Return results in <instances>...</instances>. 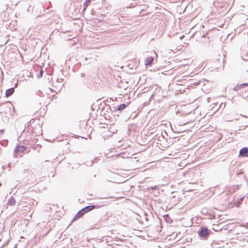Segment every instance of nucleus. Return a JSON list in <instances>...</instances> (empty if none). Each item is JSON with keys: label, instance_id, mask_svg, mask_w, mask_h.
Listing matches in <instances>:
<instances>
[{"label": "nucleus", "instance_id": "8", "mask_svg": "<svg viewBox=\"0 0 248 248\" xmlns=\"http://www.w3.org/2000/svg\"><path fill=\"white\" fill-rule=\"evenodd\" d=\"M94 208H95V205H89V206L85 207V209H86L87 212H89V211H91Z\"/></svg>", "mask_w": 248, "mask_h": 248}, {"label": "nucleus", "instance_id": "16", "mask_svg": "<svg viewBox=\"0 0 248 248\" xmlns=\"http://www.w3.org/2000/svg\"><path fill=\"white\" fill-rule=\"evenodd\" d=\"M155 187H153L152 188V189H155Z\"/></svg>", "mask_w": 248, "mask_h": 248}, {"label": "nucleus", "instance_id": "1", "mask_svg": "<svg viewBox=\"0 0 248 248\" xmlns=\"http://www.w3.org/2000/svg\"><path fill=\"white\" fill-rule=\"evenodd\" d=\"M210 231L206 227H202L199 232V235L203 238H207L210 234Z\"/></svg>", "mask_w": 248, "mask_h": 248}, {"label": "nucleus", "instance_id": "14", "mask_svg": "<svg viewBox=\"0 0 248 248\" xmlns=\"http://www.w3.org/2000/svg\"><path fill=\"white\" fill-rule=\"evenodd\" d=\"M80 211L82 212V213L83 214V215H84L86 213H87L88 212L86 211V209H85V207L82 208V209L80 210Z\"/></svg>", "mask_w": 248, "mask_h": 248}, {"label": "nucleus", "instance_id": "6", "mask_svg": "<svg viewBox=\"0 0 248 248\" xmlns=\"http://www.w3.org/2000/svg\"><path fill=\"white\" fill-rule=\"evenodd\" d=\"M83 215L82 212L80 210L78 212V213L76 214V215L75 216V217L73 219V221L76 220L77 219H78L79 218H80L81 217H82Z\"/></svg>", "mask_w": 248, "mask_h": 248}, {"label": "nucleus", "instance_id": "15", "mask_svg": "<svg viewBox=\"0 0 248 248\" xmlns=\"http://www.w3.org/2000/svg\"><path fill=\"white\" fill-rule=\"evenodd\" d=\"M43 71L42 70H41L40 72V75H41V77H42L43 76Z\"/></svg>", "mask_w": 248, "mask_h": 248}, {"label": "nucleus", "instance_id": "4", "mask_svg": "<svg viewBox=\"0 0 248 248\" xmlns=\"http://www.w3.org/2000/svg\"><path fill=\"white\" fill-rule=\"evenodd\" d=\"M154 61V58L152 56L148 57L146 58L145 61V64L146 65H150Z\"/></svg>", "mask_w": 248, "mask_h": 248}, {"label": "nucleus", "instance_id": "11", "mask_svg": "<svg viewBox=\"0 0 248 248\" xmlns=\"http://www.w3.org/2000/svg\"><path fill=\"white\" fill-rule=\"evenodd\" d=\"M247 86H248V83H244L240 84L239 85V88H243L244 87H247Z\"/></svg>", "mask_w": 248, "mask_h": 248}, {"label": "nucleus", "instance_id": "3", "mask_svg": "<svg viewBox=\"0 0 248 248\" xmlns=\"http://www.w3.org/2000/svg\"><path fill=\"white\" fill-rule=\"evenodd\" d=\"M239 155L243 157L248 156V148H242L239 151Z\"/></svg>", "mask_w": 248, "mask_h": 248}, {"label": "nucleus", "instance_id": "5", "mask_svg": "<svg viewBox=\"0 0 248 248\" xmlns=\"http://www.w3.org/2000/svg\"><path fill=\"white\" fill-rule=\"evenodd\" d=\"M15 92V89L14 88H10L6 90L5 95L6 97H9L11 96Z\"/></svg>", "mask_w": 248, "mask_h": 248}, {"label": "nucleus", "instance_id": "17", "mask_svg": "<svg viewBox=\"0 0 248 248\" xmlns=\"http://www.w3.org/2000/svg\"><path fill=\"white\" fill-rule=\"evenodd\" d=\"M243 198H241V201H242V200H243Z\"/></svg>", "mask_w": 248, "mask_h": 248}, {"label": "nucleus", "instance_id": "12", "mask_svg": "<svg viewBox=\"0 0 248 248\" xmlns=\"http://www.w3.org/2000/svg\"><path fill=\"white\" fill-rule=\"evenodd\" d=\"M80 211L82 212V213L83 214V215H84L86 213H87L88 212L86 211V209H85V207L82 208V209L80 210Z\"/></svg>", "mask_w": 248, "mask_h": 248}, {"label": "nucleus", "instance_id": "2", "mask_svg": "<svg viewBox=\"0 0 248 248\" xmlns=\"http://www.w3.org/2000/svg\"><path fill=\"white\" fill-rule=\"evenodd\" d=\"M26 149V147L24 146H17L15 150L14 153V157H17L16 154L18 153H23Z\"/></svg>", "mask_w": 248, "mask_h": 248}, {"label": "nucleus", "instance_id": "7", "mask_svg": "<svg viewBox=\"0 0 248 248\" xmlns=\"http://www.w3.org/2000/svg\"><path fill=\"white\" fill-rule=\"evenodd\" d=\"M16 201L15 199L13 197H11L8 200V204L11 206H14L16 204Z\"/></svg>", "mask_w": 248, "mask_h": 248}, {"label": "nucleus", "instance_id": "10", "mask_svg": "<svg viewBox=\"0 0 248 248\" xmlns=\"http://www.w3.org/2000/svg\"><path fill=\"white\" fill-rule=\"evenodd\" d=\"M126 107V105L125 104H122L118 107L117 109L118 110H122L124 109Z\"/></svg>", "mask_w": 248, "mask_h": 248}, {"label": "nucleus", "instance_id": "9", "mask_svg": "<svg viewBox=\"0 0 248 248\" xmlns=\"http://www.w3.org/2000/svg\"><path fill=\"white\" fill-rule=\"evenodd\" d=\"M91 0H85V1L84 2V8L83 9V11H85L87 7L88 6L89 3L90 2Z\"/></svg>", "mask_w": 248, "mask_h": 248}, {"label": "nucleus", "instance_id": "13", "mask_svg": "<svg viewBox=\"0 0 248 248\" xmlns=\"http://www.w3.org/2000/svg\"><path fill=\"white\" fill-rule=\"evenodd\" d=\"M80 211L82 212V213L83 214V215H84L86 213H87L88 212L86 211V209H85V207L82 208V209L80 210Z\"/></svg>", "mask_w": 248, "mask_h": 248}]
</instances>
